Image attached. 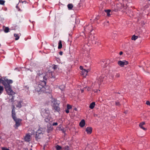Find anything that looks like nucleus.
I'll use <instances>...</instances> for the list:
<instances>
[{
  "label": "nucleus",
  "instance_id": "f257e3e1",
  "mask_svg": "<svg viewBox=\"0 0 150 150\" xmlns=\"http://www.w3.org/2000/svg\"><path fill=\"white\" fill-rule=\"evenodd\" d=\"M4 79V82H5V84L7 85L8 84L7 86H6V85H4V86L5 89L8 94L10 95H11L12 96V99H13V96L15 94V93L11 89L10 84L12 83H13V81L11 80H8L6 77H4L3 78Z\"/></svg>",
  "mask_w": 150,
  "mask_h": 150
},
{
  "label": "nucleus",
  "instance_id": "f03ea898",
  "mask_svg": "<svg viewBox=\"0 0 150 150\" xmlns=\"http://www.w3.org/2000/svg\"><path fill=\"white\" fill-rule=\"evenodd\" d=\"M40 113L41 115L45 118V121L47 122H49L52 121V119L50 115L49 110L47 108L45 109L42 108L40 110Z\"/></svg>",
  "mask_w": 150,
  "mask_h": 150
},
{
  "label": "nucleus",
  "instance_id": "7ed1b4c3",
  "mask_svg": "<svg viewBox=\"0 0 150 150\" xmlns=\"http://www.w3.org/2000/svg\"><path fill=\"white\" fill-rule=\"evenodd\" d=\"M45 73L42 70L38 71L37 72V76L36 77V80L39 81V82L46 81L45 80Z\"/></svg>",
  "mask_w": 150,
  "mask_h": 150
},
{
  "label": "nucleus",
  "instance_id": "20e7f679",
  "mask_svg": "<svg viewBox=\"0 0 150 150\" xmlns=\"http://www.w3.org/2000/svg\"><path fill=\"white\" fill-rule=\"evenodd\" d=\"M54 73L50 70H48V71L45 73V81L49 80L50 81H53L55 80L56 76L54 75Z\"/></svg>",
  "mask_w": 150,
  "mask_h": 150
},
{
  "label": "nucleus",
  "instance_id": "39448f33",
  "mask_svg": "<svg viewBox=\"0 0 150 150\" xmlns=\"http://www.w3.org/2000/svg\"><path fill=\"white\" fill-rule=\"evenodd\" d=\"M46 83V81L38 82L35 86V91L37 92L43 91L45 88L44 86H45Z\"/></svg>",
  "mask_w": 150,
  "mask_h": 150
},
{
  "label": "nucleus",
  "instance_id": "423d86ee",
  "mask_svg": "<svg viewBox=\"0 0 150 150\" xmlns=\"http://www.w3.org/2000/svg\"><path fill=\"white\" fill-rule=\"evenodd\" d=\"M43 132L40 129H39L36 132L35 138L37 140L40 139L43 136Z\"/></svg>",
  "mask_w": 150,
  "mask_h": 150
},
{
  "label": "nucleus",
  "instance_id": "0eeeda50",
  "mask_svg": "<svg viewBox=\"0 0 150 150\" xmlns=\"http://www.w3.org/2000/svg\"><path fill=\"white\" fill-rule=\"evenodd\" d=\"M117 64L120 67H123L125 65L127 64H128V62L126 60H120L118 62Z\"/></svg>",
  "mask_w": 150,
  "mask_h": 150
},
{
  "label": "nucleus",
  "instance_id": "6e6552de",
  "mask_svg": "<svg viewBox=\"0 0 150 150\" xmlns=\"http://www.w3.org/2000/svg\"><path fill=\"white\" fill-rule=\"evenodd\" d=\"M106 79V77H105V75H103L98 77L97 79V80L98 82V83L99 85V84L100 83L104 81Z\"/></svg>",
  "mask_w": 150,
  "mask_h": 150
},
{
  "label": "nucleus",
  "instance_id": "1a4fd4ad",
  "mask_svg": "<svg viewBox=\"0 0 150 150\" xmlns=\"http://www.w3.org/2000/svg\"><path fill=\"white\" fill-rule=\"evenodd\" d=\"M13 120L16 122L14 127L16 128H17L20 125V122L21 121V120L20 119H17L16 118Z\"/></svg>",
  "mask_w": 150,
  "mask_h": 150
},
{
  "label": "nucleus",
  "instance_id": "9d476101",
  "mask_svg": "<svg viewBox=\"0 0 150 150\" xmlns=\"http://www.w3.org/2000/svg\"><path fill=\"white\" fill-rule=\"evenodd\" d=\"M85 31L86 32H88L90 31L91 32L92 31V26L91 25H89L84 28Z\"/></svg>",
  "mask_w": 150,
  "mask_h": 150
},
{
  "label": "nucleus",
  "instance_id": "9b49d317",
  "mask_svg": "<svg viewBox=\"0 0 150 150\" xmlns=\"http://www.w3.org/2000/svg\"><path fill=\"white\" fill-rule=\"evenodd\" d=\"M108 60H103L101 62V66L103 68L106 67L108 66Z\"/></svg>",
  "mask_w": 150,
  "mask_h": 150
},
{
  "label": "nucleus",
  "instance_id": "f8f14e48",
  "mask_svg": "<svg viewBox=\"0 0 150 150\" xmlns=\"http://www.w3.org/2000/svg\"><path fill=\"white\" fill-rule=\"evenodd\" d=\"M31 136L29 134H27L25 135L24 138L26 142H28L31 139Z\"/></svg>",
  "mask_w": 150,
  "mask_h": 150
},
{
  "label": "nucleus",
  "instance_id": "ddd939ff",
  "mask_svg": "<svg viewBox=\"0 0 150 150\" xmlns=\"http://www.w3.org/2000/svg\"><path fill=\"white\" fill-rule=\"evenodd\" d=\"M12 116L13 119L16 118L15 113V108L14 106H13L12 110Z\"/></svg>",
  "mask_w": 150,
  "mask_h": 150
},
{
  "label": "nucleus",
  "instance_id": "4468645a",
  "mask_svg": "<svg viewBox=\"0 0 150 150\" xmlns=\"http://www.w3.org/2000/svg\"><path fill=\"white\" fill-rule=\"evenodd\" d=\"M51 102L52 105H59V101L57 100L54 98H52L51 100Z\"/></svg>",
  "mask_w": 150,
  "mask_h": 150
},
{
  "label": "nucleus",
  "instance_id": "2eb2a0df",
  "mask_svg": "<svg viewBox=\"0 0 150 150\" xmlns=\"http://www.w3.org/2000/svg\"><path fill=\"white\" fill-rule=\"evenodd\" d=\"M89 71V70L88 69H83L81 71L82 74L83 75V76L86 77Z\"/></svg>",
  "mask_w": 150,
  "mask_h": 150
},
{
  "label": "nucleus",
  "instance_id": "dca6fc26",
  "mask_svg": "<svg viewBox=\"0 0 150 150\" xmlns=\"http://www.w3.org/2000/svg\"><path fill=\"white\" fill-rule=\"evenodd\" d=\"M92 128L90 127H88L86 129V131L88 134H91L92 132Z\"/></svg>",
  "mask_w": 150,
  "mask_h": 150
},
{
  "label": "nucleus",
  "instance_id": "f3484780",
  "mask_svg": "<svg viewBox=\"0 0 150 150\" xmlns=\"http://www.w3.org/2000/svg\"><path fill=\"white\" fill-rule=\"evenodd\" d=\"M4 77H2L1 76V75L0 74V83H2V84L3 85H6V86H7V85H8V84L7 85L5 84V82H4V79H3V78Z\"/></svg>",
  "mask_w": 150,
  "mask_h": 150
},
{
  "label": "nucleus",
  "instance_id": "a211bd4d",
  "mask_svg": "<svg viewBox=\"0 0 150 150\" xmlns=\"http://www.w3.org/2000/svg\"><path fill=\"white\" fill-rule=\"evenodd\" d=\"M54 108L57 112H59V105H52Z\"/></svg>",
  "mask_w": 150,
  "mask_h": 150
},
{
  "label": "nucleus",
  "instance_id": "6ab92c4d",
  "mask_svg": "<svg viewBox=\"0 0 150 150\" xmlns=\"http://www.w3.org/2000/svg\"><path fill=\"white\" fill-rule=\"evenodd\" d=\"M85 124V121L84 120H82L79 123V125L81 127H83Z\"/></svg>",
  "mask_w": 150,
  "mask_h": 150
},
{
  "label": "nucleus",
  "instance_id": "aec40b11",
  "mask_svg": "<svg viewBox=\"0 0 150 150\" xmlns=\"http://www.w3.org/2000/svg\"><path fill=\"white\" fill-rule=\"evenodd\" d=\"M22 103V101L20 100L18 102L17 104L16 105V107L18 108H20L22 107L21 103Z\"/></svg>",
  "mask_w": 150,
  "mask_h": 150
},
{
  "label": "nucleus",
  "instance_id": "412c9836",
  "mask_svg": "<svg viewBox=\"0 0 150 150\" xmlns=\"http://www.w3.org/2000/svg\"><path fill=\"white\" fill-rule=\"evenodd\" d=\"M95 105V103L94 102H92L90 104L89 108L91 109H93Z\"/></svg>",
  "mask_w": 150,
  "mask_h": 150
},
{
  "label": "nucleus",
  "instance_id": "4be33fe9",
  "mask_svg": "<svg viewBox=\"0 0 150 150\" xmlns=\"http://www.w3.org/2000/svg\"><path fill=\"white\" fill-rule=\"evenodd\" d=\"M105 11L106 13L107 16H110V13L111 11V10H105Z\"/></svg>",
  "mask_w": 150,
  "mask_h": 150
},
{
  "label": "nucleus",
  "instance_id": "5701e85b",
  "mask_svg": "<svg viewBox=\"0 0 150 150\" xmlns=\"http://www.w3.org/2000/svg\"><path fill=\"white\" fill-rule=\"evenodd\" d=\"M29 132L28 133V134H30V135L33 134L35 133V132L34 131L31 129H29Z\"/></svg>",
  "mask_w": 150,
  "mask_h": 150
},
{
  "label": "nucleus",
  "instance_id": "b1692460",
  "mask_svg": "<svg viewBox=\"0 0 150 150\" xmlns=\"http://www.w3.org/2000/svg\"><path fill=\"white\" fill-rule=\"evenodd\" d=\"M138 38V36H136L135 35H133L131 38V39L132 40H137Z\"/></svg>",
  "mask_w": 150,
  "mask_h": 150
},
{
  "label": "nucleus",
  "instance_id": "393cba45",
  "mask_svg": "<svg viewBox=\"0 0 150 150\" xmlns=\"http://www.w3.org/2000/svg\"><path fill=\"white\" fill-rule=\"evenodd\" d=\"M14 36L16 37L15 39L16 40H18L19 39V37L18 36V34H14Z\"/></svg>",
  "mask_w": 150,
  "mask_h": 150
},
{
  "label": "nucleus",
  "instance_id": "a878e982",
  "mask_svg": "<svg viewBox=\"0 0 150 150\" xmlns=\"http://www.w3.org/2000/svg\"><path fill=\"white\" fill-rule=\"evenodd\" d=\"M67 7L69 10H71L73 7V6L72 4H69L68 5Z\"/></svg>",
  "mask_w": 150,
  "mask_h": 150
},
{
  "label": "nucleus",
  "instance_id": "bb28decb",
  "mask_svg": "<svg viewBox=\"0 0 150 150\" xmlns=\"http://www.w3.org/2000/svg\"><path fill=\"white\" fill-rule=\"evenodd\" d=\"M59 45L58 46V49H61L62 47V45L61 40H59Z\"/></svg>",
  "mask_w": 150,
  "mask_h": 150
},
{
  "label": "nucleus",
  "instance_id": "cd10ccee",
  "mask_svg": "<svg viewBox=\"0 0 150 150\" xmlns=\"http://www.w3.org/2000/svg\"><path fill=\"white\" fill-rule=\"evenodd\" d=\"M3 87L1 86H0V95L3 93Z\"/></svg>",
  "mask_w": 150,
  "mask_h": 150
},
{
  "label": "nucleus",
  "instance_id": "c85d7f7f",
  "mask_svg": "<svg viewBox=\"0 0 150 150\" xmlns=\"http://www.w3.org/2000/svg\"><path fill=\"white\" fill-rule=\"evenodd\" d=\"M9 28L8 27H6L5 28L4 30V32L5 33H7L9 32Z\"/></svg>",
  "mask_w": 150,
  "mask_h": 150
},
{
  "label": "nucleus",
  "instance_id": "c756f323",
  "mask_svg": "<svg viewBox=\"0 0 150 150\" xmlns=\"http://www.w3.org/2000/svg\"><path fill=\"white\" fill-rule=\"evenodd\" d=\"M146 5L144 6V7L145 8H148L149 6V4H147V1H146Z\"/></svg>",
  "mask_w": 150,
  "mask_h": 150
},
{
  "label": "nucleus",
  "instance_id": "7c9ffc66",
  "mask_svg": "<svg viewBox=\"0 0 150 150\" xmlns=\"http://www.w3.org/2000/svg\"><path fill=\"white\" fill-rule=\"evenodd\" d=\"M56 148L57 150H59L61 149V147L60 146L57 145L56 146Z\"/></svg>",
  "mask_w": 150,
  "mask_h": 150
},
{
  "label": "nucleus",
  "instance_id": "2f4dec72",
  "mask_svg": "<svg viewBox=\"0 0 150 150\" xmlns=\"http://www.w3.org/2000/svg\"><path fill=\"white\" fill-rule=\"evenodd\" d=\"M65 87V86L64 85H62L59 87L60 89L61 90V91H63L64 90Z\"/></svg>",
  "mask_w": 150,
  "mask_h": 150
},
{
  "label": "nucleus",
  "instance_id": "473e14b6",
  "mask_svg": "<svg viewBox=\"0 0 150 150\" xmlns=\"http://www.w3.org/2000/svg\"><path fill=\"white\" fill-rule=\"evenodd\" d=\"M5 1L3 0H0V4L1 5H4Z\"/></svg>",
  "mask_w": 150,
  "mask_h": 150
},
{
  "label": "nucleus",
  "instance_id": "72a5a7b5",
  "mask_svg": "<svg viewBox=\"0 0 150 150\" xmlns=\"http://www.w3.org/2000/svg\"><path fill=\"white\" fill-rule=\"evenodd\" d=\"M145 112H144L142 113V114H143V115L144 116V117H143L144 118V119H146L147 118L146 116V115H145Z\"/></svg>",
  "mask_w": 150,
  "mask_h": 150
},
{
  "label": "nucleus",
  "instance_id": "f704fd0d",
  "mask_svg": "<svg viewBox=\"0 0 150 150\" xmlns=\"http://www.w3.org/2000/svg\"><path fill=\"white\" fill-rule=\"evenodd\" d=\"M146 104L150 106V102L148 100H147L146 101Z\"/></svg>",
  "mask_w": 150,
  "mask_h": 150
},
{
  "label": "nucleus",
  "instance_id": "c9c22d12",
  "mask_svg": "<svg viewBox=\"0 0 150 150\" xmlns=\"http://www.w3.org/2000/svg\"><path fill=\"white\" fill-rule=\"evenodd\" d=\"M67 108L68 109H70L71 108V106L69 105L68 104L67 105Z\"/></svg>",
  "mask_w": 150,
  "mask_h": 150
},
{
  "label": "nucleus",
  "instance_id": "e433bc0d",
  "mask_svg": "<svg viewBox=\"0 0 150 150\" xmlns=\"http://www.w3.org/2000/svg\"><path fill=\"white\" fill-rule=\"evenodd\" d=\"M141 129H143L145 131H146L147 129L146 128L144 127L142 125H141Z\"/></svg>",
  "mask_w": 150,
  "mask_h": 150
},
{
  "label": "nucleus",
  "instance_id": "4c0bfd02",
  "mask_svg": "<svg viewBox=\"0 0 150 150\" xmlns=\"http://www.w3.org/2000/svg\"><path fill=\"white\" fill-rule=\"evenodd\" d=\"M115 104L116 105L119 106L120 105V104L119 102L117 101L115 102Z\"/></svg>",
  "mask_w": 150,
  "mask_h": 150
},
{
  "label": "nucleus",
  "instance_id": "58836bf2",
  "mask_svg": "<svg viewBox=\"0 0 150 150\" xmlns=\"http://www.w3.org/2000/svg\"><path fill=\"white\" fill-rule=\"evenodd\" d=\"M69 147L68 146H67L65 147L64 150H69Z\"/></svg>",
  "mask_w": 150,
  "mask_h": 150
},
{
  "label": "nucleus",
  "instance_id": "ea45409f",
  "mask_svg": "<svg viewBox=\"0 0 150 150\" xmlns=\"http://www.w3.org/2000/svg\"><path fill=\"white\" fill-rule=\"evenodd\" d=\"M58 124L57 122H54L53 124H52V125L53 126H56V125H57Z\"/></svg>",
  "mask_w": 150,
  "mask_h": 150
},
{
  "label": "nucleus",
  "instance_id": "a19ab883",
  "mask_svg": "<svg viewBox=\"0 0 150 150\" xmlns=\"http://www.w3.org/2000/svg\"><path fill=\"white\" fill-rule=\"evenodd\" d=\"M2 150H9L8 149L4 147H2Z\"/></svg>",
  "mask_w": 150,
  "mask_h": 150
},
{
  "label": "nucleus",
  "instance_id": "79ce46f5",
  "mask_svg": "<svg viewBox=\"0 0 150 150\" xmlns=\"http://www.w3.org/2000/svg\"><path fill=\"white\" fill-rule=\"evenodd\" d=\"M57 66H56V65H54L53 68L54 69H57Z\"/></svg>",
  "mask_w": 150,
  "mask_h": 150
},
{
  "label": "nucleus",
  "instance_id": "37998d69",
  "mask_svg": "<svg viewBox=\"0 0 150 150\" xmlns=\"http://www.w3.org/2000/svg\"><path fill=\"white\" fill-rule=\"evenodd\" d=\"M120 76V75L119 74H116L115 75V76L117 77H119Z\"/></svg>",
  "mask_w": 150,
  "mask_h": 150
},
{
  "label": "nucleus",
  "instance_id": "c03bdc74",
  "mask_svg": "<svg viewBox=\"0 0 150 150\" xmlns=\"http://www.w3.org/2000/svg\"><path fill=\"white\" fill-rule=\"evenodd\" d=\"M69 109H67V110H65V112H66L67 113H69Z\"/></svg>",
  "mask_w": 150,
  "mask_h": 150
},
{
  "label": "nucleus",
  "instance_id": "a18cd8bd",
  "mask_svg": "<svg viewBox=\"0 0 150 150\" xmlns=\"http://www.w3.org/2000/svg\"><path fill=\"white\" fill-rule=\"evenodd\" d=\"M145 124V122H141V125L143 126V125Z\"/></svg>",
  "mask_w": 150,
  "mask_h": 150
},
{
  "label": "nucleus",
  "instance_id": "49530a36",
  "mask_svg": "<svg viewBox=\"0 0 150 150\" xmlns=\"http://www.w3.org/2000/svg\"><path fill=\"white\" fill-rule=\"evenodd\" d=\"M59 54L61 55H62L63 54V52L62 51H60L59 52Z\"/></svg>",
  "mask_w": 150,
  "mask_h": 150
},
{
  "label": "nucleus",
  "instance_id": "de8ad7c7",
  "mask_svg": "<svg viewBox=\"0 0 150 150\" xmlns=\"http://www.w3.org/2000/svg\"><path fill=\"white\" fill-rule=\"evenodd\" d=\"M80 69L82 70L83 69V67L81 66H80Z\"/></svg>",
  "mask_w": 150,
  "mask_h": 150
},
{
  "label": "nucleus",
  "instance_id": "09e8293b",
  "mask_svg": "<svg viewBox=\"0 0 150 150\" xmlns=\"http://www.w3.org/2000/svg\"><path fill=\"white\" fill-rule=\"evenodd\" d=\"M122 54H123V52L122 51L120 52V53H119V54L120 55H121Z\"/></svg>",
  "mask_w": 150,
  "mask_h": 150
},
{
  "label": "nucleus",
  "instance_id": "8fccbe9b",
  "mask_svg": "<svg viewBox=\"0 0 150 150\" xmlns=\"http://www.w3.org/2000/svg\"><path fill=\"white\" fill-rule=\"evenodd\" d=\"M22 3H26V1H21Z\"/></svg>",
  "mask_w": 150,
  "mask_h": 150
},
{
  "label": "nucleus",
  "instance_id": "3c124183",
  "mask_svg": "<svg viewBox=\"0 0 150 150\" xmlns=\"http://www.w3.org/2000/svg\"><path fill=\"white\" fill-rule=\"evenodd\" d=\"M23 150H28V149L27 148H24L23 149Z\"/></svg>",
  "mask_w": 150,
  "mask_h": 150
},
{
  "label": "nucleus",
  "instance_id": "603ef678",
  "mask_svg": "<svg viewBox=\"0 0 150 150\" xmlns=\"http://www.w3.org/2000/svg\"><path fill=\"white\" fill-rule=\"evenodd\" d=\"M57 62H59L60 60H59V59H57Z\"/></svg>",
  "mask_w": 150,
  "mask_h": 150
},
{
  "label": "nucleus",
  "instance_id": "864d4df0",
  "mask_svg": "<svg viewBox=\"0 0 150 150\" xmlns=\"http://www.w3.org/2000/svg\"><path fill=\"white\" fill-rule=\"evenodd\" d=\"M144 23H143V24H142V23H141V25H142L143 26V25H144Z\"/></svg>",
  "mask_w": 150,
  "mask_h": 150
},
{
  "label": "nucleus",
  "instance_id": "5fc2aeb1",
  "mask_svg": "<svg viewBox=\"0 0 150 150\" xmlns=\"http://www.w3.org/2000/svg\"><path fill=\"white\" fill-rule=\"evenodd\" d=\"M19 0V2H20L22 1V0Z\"/></svg>",
  "mask_w": 150,
  "mask_h": 150
},
{
  "label": "nucleus",
  "instance_id": "6e6d98bb",
  "mask_svg": "<svg viewBox=\"0 0 150 150\" xmlns=\"http://www.w3.org/2000/svg\"><path fill=\"white\" fill-rule=\"evenodd\" d=\"M139 126L141 127V123L139 124Z\"/></svg>",
  "mask_w": 150,
  "mask_h": 150
},
{
  "label": "nucleus",
  "instance_id": "4d7b16f0",
  "mask_svg": "<svg viewBox=\"0 0 150 150\" xmlns=\"http://www.w3.org/2000/svg\"><path fill=\"white\" fill-rule=\"evenodd\" d=\"M83 90H81V92L82 93L83 92Z\"/></svg>",
  "mask_w": 150,
  "mask_h": 150
},
{
  "label": "nucleus",
  "instance_id": "13d9d810",
  "mask_svg": "<svg viewBox=\"0 0 150 150\" xmlns=\"http://www.w3.org/2000/svg\"><path fill=\"white\" fill-rule=\"evenodd\" d=\"M18 7L17 5V6H16V7L17 8H18Z\"/></svg>",
  "mask_w": 150,
  "mask_h": 150
},
{
  "label": "nucleus",
  "instance_id": "bf43d9fd",
  "mask_svg": "<svg viewBox=\"0 0 150 150\" xmlns=\"http://www.w3.org/2000/svg\"><path fill=\"white\" fill-rule=\"evenodd\" d=\"M144 135H145V134H144V135L142 134V135H143V136H144Z\"/></svg>",
  "mask_w": 150,
  "mask_h": 150
},
{
  "label": "nucleus",
  "instance_id": "052dcab7",
  "mask_svg": "<svg viewBox=\"0 0 150 150\" xmlns=\"http://www.w3.org/2000/svg\"><path fill=\"white\" fill-rule=\"evenodd\" d=\"M29 150H32V149H30Z\"/></svg>",
  "mask_w": 150,
  "mask_h": 150
},
{
  "label": "nucleus",
  "instance_id": "680f3d73",
  "mask_svg": "<svg viewBox=\"0 0 150 150\" xmlns=\"http://www.w3.org/2000/svg\"><path fill=\"white\" fill-rule=\"evenodd\" d=\"M125 113H127V111H125Z\"/></svg>",
  "mask_w": 150,
  "mask_h": 150
},
{
  "label": "nucleus",
  "instance_id": "e2e57ef3",
  "mask_svg": "<svg viewBox=\"0 0 150 150\" xmlns=\"http://www.w3.org/2000/svg\"><path fill=\"white\" fill-rule=\"evenodd\" d=\"M107 23H109V21H107Z\"/></svg>",
  "mask_w": 150,
  "mask_h": 150
}]
</instances>
